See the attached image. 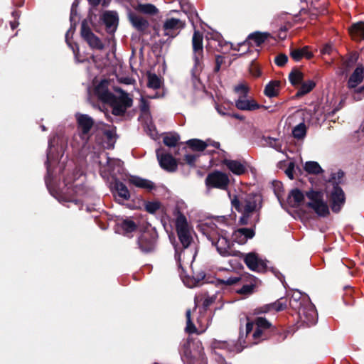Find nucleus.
I'll return each mask as SVG.
<instances>
[{"label":"nucleus","instance_id":"obj_1","mask_svg":"<svg viewBox=\"0 0 364 364\" xmlns=\"http://www.w3.org/2000/svg\"><path fill=\"white\" fill-rule=\"evenodd\" d=\"M222 219L208 221L200 225L201 232L212 242L218 253L223 257L237 256L240 252L232 248V242L230 240L229 229L230 227Z\"/></svg>","mask_w":364,"mask_h":364},{"label":"nucleus","instance_id":"obj_2","mask_svg":"<svg viewBox=\"0 0 364 364\" xmlns=\"http://www.w3.org/2000/svg\"><path fill=\"white\" fill-rule=\"evenodd\" d=\"M95 93L101 101L112 106V114L116 116L123 115L127 109L132 105V99L122 90H120L119 96H115L110 92L107 80L101 81L96 86Z\"/></svg>","mask_w":364,"mask_h":364},{"label":"nucleus","instance_id":"obj_3","mask_svg":"<svg viewBox=\"0 0 364 364\" xmlns=\"http://www.w3.org/2000/svg\"><path fill=\"white\" fill-rule=\"evenodd\" d=\"M260 202V196L255 194L235 196L232 199V206L242 215L240 219L242 225L248 223L250 213L257 210Z\"/></svg>","mask_w":364,"mask_h":364},{"label":"nucleus","instance_id":"obj_4","mask_svg":"<svg viewBox=\"0 0 364 364\" xmlns=\"http://www.w3.org/2000/svg\"><path fill=\"white\" fill-rule=\"evenodd\" d=\"M218 282L227 286L238 287L235 289L237 294L248 296L254 292L257 279L253 275L245 274L240 276H231L228 278L219 279Z\"/></svg>","mask_w":364,"mask_h":364},{"label":"nucleus","instance_id":"obj_5","mask_svg":"<svg viewBox=\"0 0 364 364\" xmlns=\"http://www.w3.org/2000/svg\"><path fill=\"white\" fill-rule=\"evenodd\" d=\"M186 146L192 151L200 152L206 149V154L212 155L211 159H227L228 154L220 149V144L208 139L203 141L198 139H191L185 142Z\"/></svg>","mask_w":364,"mask_h":364},{"label":"nucleus","instance_id":"obj_6","mask_svg":"<svg viewBox=\"0 0 364 364\" xmlns=\"http://www.w3.org/2000/svg\"><path fill=\"white\" fill-rule=\"evenodd\" d=\"M272 328V326L270 322L265 318L258 316L254 321L247 323L246 336L249 339L252 338V343L257 344L268 338Z\"/></svg>","mask_w":364,"mask_h":364},{"label":"nucleus","instance_id":"obj_7","mask_svg":"<svg viewBox=\"0 0 364 364\" xmlns=\"http://www.w3.org/2000/svg\"><path fill=\"white\" fill-rule=\"evenodd\" d=\"M193 66L191 75L194 80H198L203 69V34L195 31L192 38Z\"/></svg>","mask_w":364,"mask_h":364},{"label":"nucleus","instance_id":"obj_8","mask_svg":"<svg viewBox=\"0 0 364 364\" xmlns=\"http://www.w3.org/2000/svg\"><path fill=\"white\" fill-rule=\"evenodd\" d=\"M75 118L80 132L77 135H75L73 140L75 141L79 138L81 141L77 142V146L84 148L88 141L89 133L94 124V121L89 115L81 113H76Z\"/></svg>","mask_w":364,"mask_h":364},{"label":"nucleus","instance_id":"obj_9","mask_svg":"<svg viewBox=\"0 0 364 364\" xmlns=\"http://www.w3.org/2000/svg\"><path fill=\"white\" fill-rule=\"evenodd\" d=\"M237 257H242L248 269L253 272H264L269 267V261L255 252L247 254L240 252Z\"/></svg>","mask_w":364,"mask_h":364},{"label":"nucleus","instance_id":"obj_10","mask_svg":"<svg viewBox=\"0 0 364 364\" xmlns=\"http://www.w3.org/2000/svg\"><path fill=\"white\" fill-rule=\"evenodd\" d=\"M306 196L309 199L307 205L318 215L326 216L329 213L328 207L323 199V193L320 191H310Z\"/></svg>","mask_w":364,"mask_h":364},{"label":"nucleus","instance_id":"obj_11","mask_svg":"<svg viewBox=\"0 0 364 364\" xmlns=\"http://www.w3.org/2000/svg\"><path fill=\"white\" fill-rule=\"evenodd\" d=\"M176 226L178 238L184 247H188L191 242V230L186 218L179 214L176 220Z\"/></svg>","mask_w":364,"mask_h":364},{"label":"nucleus","instance_id":"obj_12","mask_svg":"<svg viewBox=\"0 0 364 364\" xmlns=\"http://www.w3.org/2000/svg\"><path fill=\"white\" fill-rule=\"evenodd\" d=\"M301 322L308 326L314 325L317 321V312L309 299L304 300V306L296 310Z\"/></svg>","mask_w":364,"mask_h":364},{"label":"nucleus","instance_id":"obj_13","mask_svg":"<svg viewBox=\"0 0 364 364\" xmlns=\"http://www.w3.org/2000/svg\"><path fill=\"white\" fill-rule=\"evenodd\" d=\"M228 176L223 172L215 171L210 173L205 178V185L208 188H215L226 190L229 185Z\"/></svg>","mask_w":364,"mask_h":364},{"label":"nucleus","instance_id":"obj_14","mask_svg":"<svg viewBox=\"0 0 364 364\" xmlns=\"http://www.w3.org/2000/svg\"><path fill=\"white\" fill-rule=\"evenodd\" d=\"M81 36L92 49L102 50L105 47L101 40L95 36L85 21L81 24Z\"/></svg>","mask_w":364,"mask_h":364},{"label":"nucleus","instance_id":"obj_15","mask_svg":"<svg viewBox=\"0 0 364 364\" xmlns=\"http://www.w3.org/2000/svg\"><path fill=\"white\" fill-rule=\"evenodd\" d=\"M346 200L345 194L338 184L333 186L331 192L330 201L333 212L338 213L344 205Z\"/></svg>","mask_w":364,"mask_h":364},{"label":"nucleus","instance_id":"obj_16","mask_svg":"<svg viewBox=\"0 0 364 364\" xmlns=\"http://www.w3.org/2000/svg\"><path fill=\"white\" fill-rule=\"evenodd\" d=\"M127 182L130 186H133L147 192H151L156 188V185L153 181L138 176H129L127 178Z\"/></svg>","mask_w":364,"mask_h":364},{"label":"nucleus","instance_id":"obj_17","mask_svg":"<svg viewBox=\"0 0 364 364\" xmlns=\"http://www.w3.org/2000/svg\"><path fill=\"white\" fill-rule=\"evenodd\" d=\"M235 107L242 111H254L262 106L255 100L247 98V96H239L237 100H235Z\"/></svg>","mask_w":364,"mask_h":364},{"label":"nucleus","instance_id":"obj_18","mask_svg":"<svg viewBox=\"0 0 364 364\" xmlns=\"http://www.w3.org/2000/svg\"><path fill=\"white\" fill-rule=\"evenodd\" d=\"M102 20L106 26V30L109 33L115 32L118 25V16L117 12L112 11H105L102 14Z\"/></svg>","mask_w":364,"mask_h":364},{"label":"nucleus","instance_id":"obj_19","mask_svg":"<svg viewBox=\"0 0 364 364\" xmlns=\"http://www.w3.org/2000/svg\"><path fill=\"white\" fill-rule=\"evenodd\" d=\"M117 161H105V164H103L100 161V173L102 177L107 181L112 179L115 180L117 178L116 171V162Z\"/></svg>","mask_w":364,"mask_h":364},{"label":"nucleus","instance_id":"obj_20","mask_svg":"<svg viewBox=\"0 0 364 364\" xmlns=\"http://www.w3.org/2000/svg\"><path fill=\"white\" fill-rule=\"evenodd\" d=\"M277 167L284 170L290 179H294L301 171L299 166L295 164V161H279Z\"/></svg>","mask_w":364,"mask_h":364},{"label":"nucleus","instance_id":"obj_21","mask_svg":"<svg viewBox=\"0 0 364 364\" xmlns=\"http://www.w3.org/2000/svg\"><path fill=\"white\" fill-rule=\"evenodd\" d=\"M138 245L142 252H151L155 247L156 238L150 233L144 232L139 238Z\"/></svg>","mask_w":364,"mask_h":364},{"label":"nucleus","instance_id":"obj_22","mask_svg":"<svg viewBox=\"0 0 364 364\" xmlns=\"http://www.w3.org/2000/svg\"><path fill=\"white\" fill-rule=\"evenodd\" d=\"M311 114L312 111L311 109L306 110L302 112L304 122H300L297 125L294 126L291 131L292 136L294 139L297 140H302L305 138L307 128L304 123V120L308 116L311 115Z\"/></svg>","mask_w":364,"mask_h":364},{"label":"nucleus","instance_id":"obj_23","mask_svg":"<svg viewBox=\"0 0 364 364\" xmlns=\"http://www.w3.org/2000/svg\"><path fill=\"white\" fill-rule=\"evenodd\" d=\"M255 232L251 228H240L232 233L233 241L243 245L246 243L247 240L251 239L254 237Z\"/></svg>","mask_w":364,"mask_h":364},{"label":"nucleus","instance_id":"obj_24","mask_svg":"<svg viewBox=\"0 0 364 364\" xmlns=\"http://www.w3.org/2000/svg\"><path fill=\"white\" fill-rule=\"evenodd\" d=\"M128 17L132 25L138 31H145L149 26L147 20L135 12L129 11Z\"/></svg>","mask_w":364,"mask_h":364},{"label":"nucleus","instance_id":"obj_25","mask_svg":"<svg viewBox=\"0 0 364 364\" xmlns=\"http://www.w3.org/2000/svg\"><path fill=\"white\" fill-rule=\"evenodd\" d=\"M364 79V68L358 65L350 76L348 81V87L349 88L356 87Z\"/></svg>","mask_w":364,"mask_h":364},{"label":"nucleus","instance_id":"obj_26","mask_svg":"<svg viewBox=\"0 0 364 364\" xmlns=\"http://www.w3.org/2000/svg\"><path fill=\"white\" fill-rule=\"evenodd\" d=\"M184 23L178 18H169L164 23V30L166 35H169L171 32L177 31L183 28Z\"/></svg>","mask_w":364,"mask_h":364},{"label":"nucleus","instance_id":"obj_27","mask_svg":"<svg viewBox=\"0 0 364 364\" xmlns=\"http://www.w3.org/2000/svg\"><path fill=\"white\" fill-rule=\"evenodd\" d=\"M348 30L350 35L355 41H360L364 39V22L355 23Z\"/></svg>","mask_w":364,"mask_h":364},{"label":"nucleus","instance_id":"obj_28","mask_svg":"<svg viewBox=\"0 0 364 364\" xmlns=\"http://www.w3.org/2000/svg\"><path fill=\"white\" fill-rule=\"evenodd\" d=\"M309 299L307 296L303 295L301 291H295L289 299V306L294 310H297L304 304V300Z\"/></svg>","mask_w":364,"mask_h":364},{"label":"nucleus","instance_id":"obj_29","mask_svg":"<svg viewBox=\"0 0 364 364\" xmlns=\"http://www.w3.org/2000/svg\"><path fill=\"white\" fill-rule=\"evenodd\" d=\"M228 169L236 175H241L246 172L247 166L241 161H223Z\"/></svg>","mask_w":364,"mask_h":364},{"label":"nucleus","instance_id":"obj_30","mask_svg":"<svg viewBox=\"0 0 364 364\" xmlns=\"http://www.w3.org/2000/svg\"><path fill=\"white\" fill-rule=\"evenodd\" d=\"M287 306L286 299L282 298L278 299L277 301L267 304L261 308V312L266 313L269 311H281L285 309Z\"/></svg>","mask_w":364,"mask_h":364},{"label":"nucleus","instance_id":"obj_31","mask_svg":"<svg viewBox=\"0 0 364 364\" xmlns=\"http://www.w3.org/2000/svg\"><path fill=\"white\" fill-rule=\"evenodd\" d=\"M46 166L49 177H55L58 173L61 172V169L64 167V163L60 161H46Z\"/></svg>","mask_w":364,"mask_h":364},{"label":"nucleus","instance_id":"obj_32","mask_svg":"<svg viewBox=\"0 0 364 364\" xmlns=\"http://www.w3.org/2000/svg\"><path fill=\"white\" fill-rule=\"evenodd\" d=\"M280 81L272 80L264 87V93L268 97H274L279 95Z\"/></svg>","mask_w":364,"mask_h":364},{"label":"nucleus","instance_id":"obj_33","mask_svg":"<svg viewBox=\"0 0 364 364\" xmlns=\"http://www.w3.org/2000/svg\"><path fill=\"white\" fill-rule=\"evenodd\" d=\"M114 188L116 190L117 196L122 200H129L130 198V193L127 187L121 181L115 180Z\"/></svg>","mask_w":364,"mask_h":364},{"label":"nucleus","instance_id":"obj_34","mask_svg":"<svg viewBox=\"0 0 364 364\" xmlns=\"http://www.w3.org/2000/svg\"><path fill=\"white\" fill-rule=\"evenodd\" d=\"M291 58L296 60H300L303 57H306L309 59L312 57V53L308 50L307 47H304L299 49H293L290 53Z\"/></svg>","mask_w":364,"mask_h":364},{"label":"nucleus","instance_id":"obj_35","mask_svg":"<svg viewBox=\"0 0 364 364\" xmlns=\"http://www.w3.org/2000/svg\"><path fill=\"white\" fill-rule=\"evenodd\" d=\"M78 4H79V0H75L72 4V8H71V11H70V22H71V26H70V28L67 31L66 34H65V41L67 42V43L70 46V43H69V37H70V35H73V22L76 21L75 19V17H76V8L78 6Z\"/></svg>","mask_w":364,"mask_h":364},{"label":"nucleus","instance_id":"obj_36","mask_svg":"<svg viewBox=\"0 0 364 364\" xmlns=\"http://www.w3.org/2000/svg\"><path fill=\"white\" fill-rule=\"evenodd\" d=\"M180 140V136L176 132L166 133L163 137L164 144L168 147H175Z\"/></svg>","mask_w":364,"mask_h":364},{"label":"nucleus","instance_id":"obj_37","mask_svg":"<svg viewBox=\"0 0 364 364\" xmlns=\"http://www.w3.org/2000/svg\"><path fill=\"white\" fill-rule=\"evenodd\" d=\"M268 33L255 32L248 36L247 41L251 43L253 42L256 46L262 45L267 38Z\"/></svg>","mask_w":364,"mask_h":364},{"label":"nucleus","instance_id":"obj_38","mask_svg":"<svg viewBox=\"0 0 364 364\" xmlns=\"http://www.w3.org/2000/svg\"><path fill=\"white\" fill-rule=\"evenodd\" d=\"M103 136L106 139V141L102 142L104 148L110 149L114 146L115 143V132L114 129L105 130Z\"/></svg>","mask_w":364,"mask_h":364},{"label":"nucleus","instance_id":"obj_39","mask_svg":"<svg viewBox=\"0 0 364 364\" xmlns=\"http://www.w3.org/2000/svg\"><path fill=\"white\" fill-rule=\"evenodd\" d=\"M316 86V83L313 80H308L301 83V86L296 94V97H300L310 92Z\"/></svg>","mask_w":364,"mask_h":364},{"label":"nucleus","instance_id":"obj_40","mask_svg":"<svg viewBox=\"0 0 364 364\" xmlns=\"http://www.w3.org/2000/svg\"><path fill=\"white\" fill-rule=\"evenodd\" d=\"M289 200L293 206H299L304 200V194L301 191L294 189L290 193Z\"/></svg>","mask_w":364,"mask_h":364},{"label":"nucleus","instance_id":"obj_41","mask_svg":"<svg viewBox=\"0 0 364 364\" xmlns=\"http://www.w3.org/2000/svg\"><path fill=\"white\" fill-rule=\"evenodd\" d=\"M136 10L146 14H155L158 12L156 7L151 4H139L136 6Z\"/></svg>","mask_w":364,"mask_h":364},{"label":"nucleus","instance_id":"obj_42","mask_svg":"<svg viewBox=\"0 0 364 364\" xmlns=\"http://www.w3.org/2000/svg\"><path fill=\"white\" fill-rule=\"evenodd\" d=\"M147 86L154 90L159 89L161 85V80L154 73H149L147 75Z\"/></svg>","mask_w":364,"mask_h":364},{"label":"nucleus","instance_id":"obj_43","mask_svg":"<svg viewBox=\"0 0 364 364\" xmlns=\"http://www.w3.org/2000/svg\"><path fill=\"white\" fill-rule=\"evenodd\" d=\"M303 78H304L303 73L296 69L293 70L289 73V80L290 82L294 86L299 85L301 82V81L303 80Z\"/></svg>","mask_w":364,"mask_h":364},{"label":"nucleus","instance_id":"obj_44","mask_svg":"<svg viewBox=\"0 0 364 364\" xmlns=\"http://www.w3.org/2000/svg\"><path fill=\"white\" fill-rule=\"evenodd\" d=\"M304 168L309 173H318L321 171V166L315 161H306Z\"/></svg>","mask_w":364,"mask_h":364},{"label":"nucleus","instance_id":"obj_45","mask_svg":"<svg viewBox=\"0 0 364 364\" xmlns=\"http://www.w3.org/2000/svg\"><path fill=\"white\" fill-rule=\"evenodd\" d=\"M178 161H159L160 166L169 172L175 171L178 167Z\"/></svg>","mask_w":364,"mask_h":364},{"label":"nucleus","instance_id":"obj_46","mask_svg":"<svg viewBox=\"0 0 364 364\" xmlns=\"http://www.w3.org/2000/svg\"><path fill=\"white\" fill-rule=\"evenodd\" d=\"M161 205V203L158 200L148 201L145 203V210L153 214L160 209Z\"/></svg>","mask_w":364,"mask_h":364},{"label":"nucleus","instance_id":"obj_47","mask_svg":"<svg viewBox=\"0 0 364 364\" xmlns=\"http://www.w3.org/2000/svg\"><path fill=\"white\" fill-rule=\"evenodd\" d=\"M266 144L274 148L277 151L282 150V143L279 139L272 137H264Z\"/></svg>","mask_w":364,"mask_h":364},{"label":"nucleus","instance_id":"obj_48","mask_svg":"<svg viewBox=\"0 0 364 364\" xmlns=\"http://www.w3.org/2000/svg\"><path fill=\"white\" fill-rule=\"evenodd\" d=\"M186 331L188 333H193L197 332V329L194 324L192 323L191 318V310L186 311Z\"/></svg>","mask_w":364,"mask_h":364},{"label":"nucleus","instance_id":"obj_49","mask_svg":"<svg viewBox=\"0 0 364 364\" xmlns=\"http://www.w3.org/2000/svg\"><path fill=\"white\" fill-rule=\"evenodd\" d=\"M136 226L135 223L129 220H125L122 223V228L126 232H132L136 229Z\"/></svg>","mask_w":364,"mask_h":364},{"label":"nucleus","instance_id":"obj_50","mask_svg":"<svg viewBox=\"0 0 364 364\" xmlns=\"http://www.w3.org/2000/svg\"><path fill=\"white\" fill-rule=\"evenodd\" d=\"M234 90L237 94H238V97L239 96L247 97L248 91H249L247 85H245V84H242V83L236 85L234 88Z\"/></svg>","mask_w":364,"mask_h":364},{"label":"nucleus","instance_id":"obj_51","mask_svg":"<svg viewBox=\"0 0 364 364\" xmlns=\"http://www.w3.org/2000/svg\"><path fill=\"white\" fill-rule=\"evenodd\" d=\"M355 137L357 138L358 141L364 144V121L360 124L359 129L355 132Z\"/></svg>","mask_w":364,"mask_h":364},{"label":"nucleus","instance_id":"obj_52","mask_svg":"<svg viewBox=\"0 0 364 364\" xmlns=\"http://www.w3.org/2000/svg\"><path fill=\"white\" fill-rule=\"evenodd\" d=\"M288 60V58L285 54H279L278 55L274 60L277 65L279 67L284 66Z\"/></svg>","mask_w":364,"mask_h":364},{"label":"nucleus","instance_id":"obj_53","mask_svg":"<svg viewBox=\"0 0 364 364\" xmlns=\"http://www.w3.org/2000/svg\"><path fill=\"white\" fill-rule=\"evenodd\" d=\"M139 109L144 113L149 111V104L143 96L140 98Z\"/></svg>","mask_w":364,"mask_h":364},{"label":"nucleus","instance_id":"obj_54","mask_svg":"<svg viewBox=\"0 0 364 364\" xmlns=\"http://www.w3.org/2000/svg\"><path fill=\"white\" fill-rule=\"evenodd\" d=\"M363 91H364V86L360 87L355 90L353 95V101H359L361 100L363 97Z\"/></svg>","mask_w":364,"mask_h":364},{"label":"nucleus","instance_id":"obj_55","mask_svg":"<svg viewBox=\"0 0 364 364\" xmlns=\"http://www.w3.org/2000/svg\"><path fill=\"white\" fill-rule=\"evenodd\" d=\"M250 72L254 77H259L261 75V70L259 65L252 63L250 68Z\"/></svg>","mask_w":364,"mask_h":364},{"label":"nucleus","instance_id":"obj_56","mask_svg":"<svg viewBox=\"0 0 364 364\" xmlns=\"http://www.w3.org/2000/svg\"><path fill=\"white\" fill-rule=\"evenodd\" d=\"M156 157L157 159H174L171 155L169 154H164L162 152V150L159 149L156 151Z\"/></svg>","mask_w":364,"mask_h":364},{"label":"nucleus","instance_id":"obj_57","mask_svg":"<svg viewBox=\"0 0 364 364\" xmlns=\"http://www.w3.org/2000/svg\"><path fill=\"white\" fill-rule=\"evenodd\" d=\"M215 298L214 296H207L203 303V307L205 309L208 308L210 304H212L215 301Z\"/></svg>","mask_w":364,"mask_h":364},{"label":"nucleus","instance_id":"obj_58","mask_svg":"<svg viewBox=\"0 0 364 364\" xmlns=\"http://www.w3.org/2000/svg\"><path fill=\"white\" fill-rule=\"evenodd\" d=\"M346 100V96H343L338 105L333 109V112H335L339 110L340 109H341L345 105Z\"/></svg>","mask_w":364,"mask_h":364},{"label":"nucleus","instance_id":"obj_59","mask_svg":"<svg viewBox=\"0 0 364 364\" xmlns=\"http://www.w3.org/2000/svg\"><path fill=\"white\" fill-rule=\"evenodd\" d=\"M148 130H149V134L150 135V136L155 139L156 136H157V132H156V130L154 127H148Z\"/></svg>","mask_w":364,"mask_h":364},{"label":"nucleus","instance_id":"obj_60","mask_svg":"<svg viewBox=\"0 0 364 364\" xmlns=\"http://www.w3.org/2000/svg\"><path fill=\"white\" fill-rule=\"evenodd\" d=\"M314 112H315V114H316V118H312L311 120H310V122L311 124H317L318 123L319 120H320V118H319V116L321 115V113H318L317 111L316 110V108L314 107Z\"/></svg>","mask_w":364,"mask_h":364},{"label":"nucleus","instance_id":"obj_61","mask_svg":"<svg viewBox=\"0 0 364 364\" xmlns=\"http://www.w3.org/2000/svg\"><path fill=\"white\" fill-rule=\"evenodd\" d=\"M344 176V173L342 171H338L336 173H334L333 175V179L336 180V178H338V180L339 181L340 179H341Z\"/></svg>","mask_w":364,"mask_h":364},{"label":"nucleus","instance_id":"obj_62","mask_svg":"<svg viewBox=\"0 0 364 364\" xmlns=\"http://www.w3.org/2000/svg\"><path fill=\"white\" fill-rule=\"evenodd\" d=\"M220 56H218L217 58H216V66L215 68V72H218L220 68Z\"/></svg>","mask_w":364,"mask_h":364},{"label":"nucleus","instance_id":"obj_63","mask_svg":"<svg viewBox=\"0 0 364 364\" xmlns=\"http://www.w3.org/2000/svg\"><path fill=\"white\" fill-rule=\"evenodd\" d=\"M215 108H216L217 112H218L220 114H221V115H225V114H226V113L225 112V111H224V109H223V108H221L220 107H219V106H218V105L216 106V107H215Z\"/></svg>","mask_w":364,"mask_h":364},{"label":"nucleus","instance_id":"obj_64","mask_svg":"<svg viewBox=\"0 0 364 364\" xmlns=\"http://www.w3.org/2000/svg\"><path fill=\"white\" fill-rule=\"evenodd\" d=\"M55 137L53 139H51L49 140L48 146H49L50 149H51L52 147L55 146Z\"/></svg>","mask_w":364,"mask_h":364}]
</instances>
